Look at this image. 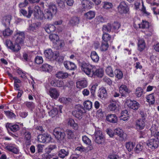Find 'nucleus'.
Segmentation results:
<instances>
[{"instance_id":"obj_1","label":"nucleus","mask_w":159,"mask_h":159,"mask_svg":"<svg viewBox=\"0 0 159 159\" xmlns=\"http://www.w3.org/2000/svg\"><path fill=\"white\" fill-rule=\"evenodd\" d=\"M81 67L82 70L90 77L93 76V72L96 70L95 66L91 65L88 63H83Z\"/></svg>"},{"instance_id":"obj_2","label":"nucleus","mask_w":159,"mask_h":159,"mask_svg":"<svg viewBox=\"0 0 159 159\" xmlns=\"http://www.w3.org/2000/svg\"><path fill=\"white\" fill-rule=\"evenodd\" d=\"M93 137L95 142L98 144H102L104 142L105 139L104 135L98 128L95 129Z\"/></svg>"},{"instance_id":"obj_3","label":"nucleus","mask_w":159,"mask_h":159,"mask_svg":"<svg viewBox=\"0 0 159 159\" xmlns=\"http://www.w3.org/2000/svg\"><path fill=\"white\" fill-rule=\"evenodd\" d=\"M53 132L54 136L58 140L61 141L64 139L66 134L63 129L57 128L54 129Z\"/></svg>"},{"instance_id":"obj_4","label":"nucleus","mask_w":159,"mask_h":159,"mask_svg":"<svg viewBox=\"0 0 159 159\" xmlns=\"http://www.w3.org/2000/svg\"><path fill=\"white\" fill-rule=\"evenodd\" d=\"M84 109L80 105L76 106L74 110L72 112V114L75 117L81 119L83 113Z\"/></svg>"},{"instance_id":"obj_5","label":"nucleus","mask_w":159,"mask_h":159,"mask_svg":"<svg viewBox=\"0 0 159 159\" xmlns=\"http://www.w3.org/2000/svg\"><path fill=\"white\" fill-rule=\"evenodd\" d=\"M15 36H16L15 40L16 43L21 44L23 43V39L25 37V34L24 32L17 30Z\"/></svg>"},{"instance_id":"obj_6","label":"nucleus","mask_w":159,"mask_h":159,"mask_svg":"<svg viewBox=\"0 0 159 159\" xmlns=\"http://www.w3.org/2000/svg\"><path fill=\"white\" fill-rule=\"evenodd\" d=\"M159 143V141L156 138L150 139L147 142V145L152 149L158 147Z\"/></svg>"},{"instance_id":"obj_7","label":"nucleus","mask_w":159,"mask_h":159,"mask_svg":"<svg viewBox=\"0 0 159 159\" xmlns=\"http://www.w3.org/2000/svg\"><path fill=\"white\" fill-rule=\"evenodd\" d=\"M127 106L130 108L134 110H137L140 107V104L135 101L127 100L125 102Z\"/></svg>"},{"instance_id":"obj_8","label":"nucleus","mask_w":159,"mask_h":159,"mask_svg":"<svg viewBox=\"0 0 159 159\" xmlns=\"http://www.w3.org/2000/svg\"><path fill=\"white\" fill-rule=\"evenodd\" d=\"M145 119H139L135 121V126L138 130H142L144 129L145 125Z\"/></svg>"},{"instance_id":"obj_9","label":"nucleus","mask_w":159,"mask_h":159,"mask_svg":"<svg viewBox=\"0 0 159 159\" xmlns=\"http://www.w3.org/2000/svg\"><path fill=\"white\" fill-rule=\"evenodd\" d=\"M38 139L40 142L42 143H48L51 140V136L48 134L39 135Z\"/></svg>"},{"instance_id":"obj_10","label":"nucleus","mask_w":159,"mask_h":159,"mask_svg":"<svg viewBox=\"0 0 159 159\" xmlns=\"http://www.w3.org/2000/svg\"><path fill=\"white\" fill-rule=\"evenodd\" d=\"M118 10L120 14H125L128 11L129 8L125 3L122 2L118 6Z\"/></svg>"},{"instance_id":"obj_11","label":"nucleus","mask_w":159,"mask_h":159,"mask_svg":"<svg viewBox=\"0 0 159 159\" xmlns=\"http://www.w3.org/2000/svg\"><path fill=\"white\" fill-rule=\"evenodd\" d=\"M48 94L52 98L57 99L60 95V92L57 89L54 88H50Z\"/></svg>"},{"instance_id":"obj_12","label":"nucleus","mask_w":159,"mask_h":159,"mask_svg":"<svg viewBox=\"0 0 159 159\" xmlns=\"http://www.w3.org/2000/svg\"><path fill=\"white\" fill-rule=\"evenodd\" d=\"M114 134L119 136L120 140L122 141L126 139V134H124L123 130L120 129H116L114 131Z\"/></svg>"},{"instance_id":"obj_13","label":"nucleus","mask_w":159,"mask_h":159,"mask_svg":"<svg viewBox=\"0 0 159 159\" xmlns=\"http://www.w3.org/2000/svg\"><path fill=\"white\" fill-rule=\"evenodd\" d=\"M119 92L122 96L126 97L130 92L125 85H122L119 87Z\"/></svg>"},{"instance_id":"obj_14","label":"nucleus","mask_w":159,"mask_h":159,"mask_svg":"<svg viewBox=\"0 0 159 159\" xmlns=\"http://www.w3.org/2000/svg\"><path fill=\"white\" fill-rule=\"evenodd\" d=\"M119 107L118 102L112 101L110 102L108 106V109L111 111L118 110Z\"/></svg>"},{"instance_id":"obj_15","label":"nucleus","mask_w":159,"mask_h":159,"mask_svg":"<svg viewBox=\"0 0 159 159\" xmlns=\"http://www.w3.org/2000/svg\"><path fill=\"white\" fill-rule=\"evenodd\" d=\"M6 127L8 130H10L13 132H16L20 129L19 125L16 124L13 125L11 123H7Z\"/></svg>"},{"instance_id":"obj_16","label":"nucleus","mask_w":159,"mask_h":159,"mask_svg":"<svg viewBox=\"0 0 159 159\" xmlns=\"http://www.w3.org/2000/svg\"><path fill=\"white\" fill-rule=\"evenodd\" d=\"M106 120L109 122L115 123L117 122L118 119L115 114H110L106 116Z\"/></svg>"},{"instance_id":"obj_17","label":"nucleus","mask_w":159,"mask_h":159,"mask_svg":"<svg viewBox=\"0 0 159 159\" xmlns=\"http://www.w3.org/2000/svg\"><path fill=\"white\" fill-rule=\"evenodd\" d=\"M24 135L25 140V144L26 145H30L31 144V134L28 131H25L24 133Z\"/></svg>"},{"instance_id":"obj_18","label":"nucleus","mask_w":159,"mask_h":159,"mask_svg":"<svg viewBox=\"0 0 159 159\" xmlns=\"http://www.w3.org/2000/svg\"><path fill=\"white\" fill-rule=\"evenodd\" d=\"M7 45L9 48L14 52H17L20 48V47L19 44L16 43L15 45H13L11 41L8 42Z\"/></svg>"},{"instance_id":"obj_19","label":"nucleus","mask_w":159,"mask_h":159,"mask_svg":"<svg viewBox=\"0 0 159 159\" xmlns=\"http://www.w3.org/2000/svg\"><path fill=\"white\" fill-rule=\"evenodd\" d=\"M69 154V152L67 149H61L58 151V155L60 158L63 159L67 156Z\"/></svg>"},{"instance_id":"obj_20","label":"nucleus","mask_w":159,"mask_h":159,"mask_svg":"<svg viewBox=\"0 0 159 159\" xmlns=\"http://www.w3.org/2000/svg\"><path fill=\"white\" fill-rule=\"evenodd\" d=\"M64 65L65 68L68 70H74L76 68V66L75 64L70 61H64Z\"/></svg>"},{"instance_id":"obj_21","label":"nucleus","mask_w":159,"mask_h":159,"mask_svg":"<svg viewBox=\"0 0 159 159\" xmlns=\"http://www.w3.org/2000/svg\"><path fill=\"white\" fill-rule=\"evenodd\" d=\"M98 96L102 99L103 98H105L107 97V93L106 90L104 87H102L100 89Z\"/></svg>"},{"instance_id":"obj_22","label":"nucleus","mask_w":159,"mask_h":159,"mask_svg":"<svg viewBox=\"0 0 159 159\" xmlns=\"http://www.w3.org/2000/svg\"><path fill=\"white\" fill-rule=\"evenodd\" d=\"M11 19V16L8 15L4 17L3 18L2 23L5 26H8L10 25V21Z\"/></svg>"},{"instance_id":"obj_23","label":"nucleus","mask_w":159,"mask_h":159,"mask_svg":"<svg viewBox=\"0 0 159 159\" xmlns=\"http://www.w3.org/2000/svg\"><path fill=\"white\" fill-rule=\"evenodd\" d=\"M129 116V114L126 110L123 111L121 113V115L120 117V120L121 121L127 120Z\"/></svg>"},{"instance_id":"obj_24","label":"nucleus","mask_w":159,"mask_h":159,"mask_svg":"<svg viewBox=\"0 0 159 159\" xmlns=\"http://www.w3.org/2000/svg\"><path fill=\"white\" fill-rule=\"evenodd\" d=\"M44 54L46 57L48 59H52L54 57V54L52 50L48 49L44 51Z\"/></svg>"},{"instance_id":"obj_25","label":"nucleus","mask_w":159,"mask_h":159,"mask_svg":"<svg viewBox=\"0 0 159 159\" xmlns=\"http://www.w3.org/2000/svg\"><path fill=\"white\" fill-rule=\"evenodd\" d=\"M5 149L15 154H17L18 152V150L17 148L11 144H9L7 145L6 146Z\"/></svg>"},{"instance_id":"obj_26","label":"nucleus","mask_w":159,"mask_h":159,"mask_svg":"<svg viewBox=\"0 0 159 159\" xmlns=\"http://www.w3.org/2000/svg\"><path fill=\"white\" fill-rule=\"evenodd\" d=\"M81 4L84 8L90 9L92 7V3L89 0H83L81 2Z\"/></svg>"},{"instance_id":"obj_27","label":"nucleus","mask_w":159,"mask_h":159,"mask_svg":"<svg viewBox=\"0 0 159 159\" xmlns=\"http://www.w3.org/2000/svg\"><path fill=\"white\" fill-rule=\"evenodd\" d=\"M145 47V43L143 39H139L138 43V49L141 52L143 51Z\"/></svg>"},{"instance_id":"obj_28","label":"nucleus","mask_w":159,"mask_h":159,"mask_svg":"<svg viewBox=\"0 0 159 159\" xmlns=\"http://www.w3.org/2000/svg\"><path fill=\"white\" fill-rule=\"evenodd\" d=\"M56 77L59 79H65L68 76V74L67 72L63 71H59L56 74Z\"/></svg>"},{"instance_id":"obj_29","label":"nucleus","mask_w":159,"mask_h":159,"mask_svg":"<svg viewBox=\"0 0 159 159\" xmlns=\"http://www.w3.org/2000/svg\"><path fill=\"white\" fill-rule=\"evenodd\" d=\"M76 84L77 88H84L87 86V82L85 80L79 81L76 82Z\"/></svg>"},{"instance_id":"obj_30","label":"nucleus","mask_w":159,"mask_h":159,"mask_svg":"<svg viewBox=\"0 0 159 159\" xmlns=\"http://www.w3.org/2000/svg\"><path fill=\"white\" fill-rule=\"evenodd\" d=\"M34 16L36 18L39 20L44 19V14L41 11H39L38 12H34Z\"/></svg>"},{"instance_id":"obj_31","label":"nucleus","mask_w":159,"mask_h":159,"mask_svg":"<svg viewBox=\"0 0 159 159\" xmlns=\"http://www.w3.org/2000/svg\"><path fill=\"white\" fill-rule=\"evenodd\" d=\"M90 57L92 60L95 62H97L99 60V57L95 51L92 52L91 53Z\"/></svg>"},{"instance_id":"obj_32","label":"nucleus","mask_w":159,"mask_h":159,"mask_svg":"<svg viewBox=\"0 0 159 159\" xmlns=\"http://www.w3.org/2000/svg\"><path fill=\"white\" fill-rule=\"evenodd\" d=\"M150 25L149 22L144 20H143L141 23L139 24V27L142 29H148L149 28Z\"/></svg>"},{"instance_id":"obj_33","label":"nucleus","mask_w":159,"mask_h":159,"mask_svg":"<svg viewBox=\"0 0 159 159\" xmlns=\"http://www.w3.org/2000/svg\"><path fill=\"white\" fill-rule=\"evenodd\" d=\"M93 74V76H97L102 77L103 75V70L102 69H98L96 68V70L94 71Z\"/></svg>"},{"instance_id":"obj_34","label":"nucleus","mask_w":159,"mask_h":159,"mask_svg":"<svg viewBox=\"0 0 159 159\" xmlns=\"http://www.w3.org/2000/svg\"><path fill=\"white\" fill-rule=\"evenodd\" d=\"M135 146V143L131 142H127L125 143V147L129 152L131 151Z\"/></svg>"},{"instance_id":"obj_35","label":"nucleus","mask_w":159,"mask_h":159,"mask_svg":"<svg viewBox=\"0 0 159 159\" xmlns=\"http://www.w3.org/2000/svg\"><path fill=\"white\" fill-rule=\"evenodd\" d=\"M68 124L69 125L73 127L75 130H77L78 128V125L77 123H75L74 120L72 119H70L69 120Z\"/></svg>"},{"instance_id":"obj_36","label":"nucleus","mask_w":159,"mask_h":159,"mask_svg":"<svg viewBox=\"0 0 159 159\" xmlns=\"http://www.w3.org/2000/svg\"><path fill=\"white\" fill-rule=\"evenodd\" d=\"M53 14L48 9L45 11V14H44V19H47L48 20H51L52 18V15Z\"/></svg>"},{"instance_id":"obj_37","label":"nucleus","mask_w":159,"mask_h":159,"mask_svg":"<svg viewBox=\"0 0 159 159\" xmlns=\"http://www.w3.org/2000/svg\"><path fill=\"white\" fill-rule=\"evenodd\" d=\"M40 70L43 71H48L52 69V66L48 64L45 63L43 64L40 68Z\"/></svg>"},{"instance_id":"obj_38","label":"nucleus","mask_w":159,"mask_h":159,"mask_svg":"<svg viewBox=\"0 0 159 159\" xmlns=\"http://www.w3.org/2000/svg\"><path fill=\"white\" fill-rule=\"evenodd\" d=\"M49 6V8L48 9L52 12V14H55L57 11V8L56 5L52 3H50Z\"/></svg>"},{"instance_id":"obj_39","label":"nucleus","mask_w":159,"mask_h":159,"mask_svg":"<svg viewBox=\"0 0 159 159\" xmlns=\"http://www.w3.org/2000/svg\"><path fill=\"white\" fill-rule=\"evenodd\" d=\"M84 107L86 110H89L92 107V103L89 100H87L84 102Z\"/></svg>"},{"instance_id":"obj_40","label":"nucleus","mask_w":159,"mask_h":159,"mask_svg":"<svg viewBox=\"0 0 159 159\" xmlns=\"http://www.w3.org/2000/svg\"><path fill=\"white\" fill-rule=\"evenodd\" d=\"M13 33V31L10 29L9 28H7L2 32V34L4 37L9 36L11 35Z\"/></svg>"},{"instance_id":"obj_41","label":"nucleus","mask_w":159,"mask_h":159,"mask_svg":"<svg viewBox=\"0 0 159 159\" xmlns=\"http://www.w3.org/2000/svg\"><path fill=\"white\" fill-rule=\"evenodd\" d=\"M58 100L61 103L64 104H67L71 102V99L69 98H66L62 97L59 98Z\"/></svg>"},{"instance_id":"obj_42","label":"nucleus","mask_w":159,"mask_h":159,"mask_svg":"<svg viewBox=\"0 0 159 159\" xmlns=\"http://www.w3.org/2000/svg\"><path fill=\"white\" fill-rule=\"evenodd\" d=\"M85 15L87 19H91L94 17L95 12L94 11H90L85 13Z\"/></svg>"},{"instance_id":"obj_43","label":"nucleus","mask_w":159,"mask_h":159,"mask_svg":"<svg viewBox=\"0 0 159 159\" xmlns=\"http://www.w3.org/2000/svg\"><path fill=\"white\" fill-rule=\"evenodd\" d=\"M79 18L76 17H74L72 18L69 21V24L72 26L75 25L79 23Z\"/></svg>"},{"instance_id":"obj_44","label":"nucleus","mask_w":159,"mask_h":159,"mask_svg":"<svg viewBox=\"0 0 159 159\" xmlns=\"http://www.w3.org/2000/svg\"><path fill=\"white\" fill-rule=\"evenodd\" d=\"M56 30V27L54 25H50L48 27L45 28L46 31L48 33H50Z\"/></svg>"},{"instance_id":"obj_45","label":"nucleus","mask_w":159,"mask_h":159,"mask_svg":"<svg viewBox=\"0 0 159 159\" xmlns=\"http://www.w3.org/2000/svg\"><path fill=\"white\" fill-rule=\"evenodd\" d=\"M147 102L150 103L151 104H153L155 102V98L153 94H151L148 95L146 97Z\"/></svg>"},{"instance_id":"obj_46","label":"nucleus","mask_w":159,"mask_h":159,"mask_svg":"<svg viewBox=\"0 0 159 159\" xmlns=\"http://www.w3.org/2000/svg\"><path fill=\"white\" fill-rule=\"evenodd\" d=\"M49 38L53 42L57 41L59 39L58 35L55 34H50L49 36Z\"/></svg>"},{"instance_id":"obj_47","label":"nucleus","mask_w":159,"mask_h":159,"mask_svg":"<svg viewBox=\"0 0 159 159\" xmlns=\"http://www.w3.org/2000/svg\"><path fill=\"white\" fill-rule=\"evenodd\" d=\"M115 72L116 78L118 79H120L122 78L123 74L122 72L120 70L116 69Z\"/></svg>"},{"instance_id":"obj_48","label":"nucleus","mask_w":159,"mask_h":159,"mask_svg":"<svg viewBox=\"0 0 159 159\" xmlns=\"http://www.w3.org/2000/svg\"><path fill=\"white\" fill-rule=\"evenodd\" d=\"M102 39L105 42H107L110 40L111 38V36L110 35L106 33H104L102 35Z\"/></svg>"},{"instance_id":"obj_49","label":"nucleus","mask_w":159,"mask_h":159,"mask_svg":"<svg viewBox=\"0 0 159 159\" xmlns=\"http://www.w3.org/2000/svg\"><path fill=\"white\" fill-rule=\"evenodd\" d=\"M109 47V44L107 42H102L101 47V50L102 51H105L107 50Z\"/></svg>"},{"instance_id":"obj_50","label":"nucleus","mask_w":159,"mask_h":159,"mask_svg":"<svg viewBox=\"0 0 159 159\" xmlns=\"http://www.w3.org/2000/svg\"><path fill=\"white\" fill-rule=\"evenodd\" d=\"M106 72L109 76L111 77H113L114 76V75L112 68L111 66H108L106 68Z\"/></svg>"},{"instance_id":"obj_51","label":"nucleus","mask_w":159,"mask_h":159,"mask_svg":"<svg viewBox=\"0 0 159 159\" xmlns=\"http://www.w3.org/2000/svg\"><path fill=\"white\" fill-rule=\"evenodd\" d=\"M143 92V89L139 87L136 89L135 94L137 97H140L142 96Z\"/></svg>"},{"instance_id":"obj_52","label":"nucleus","mask_w":159,"mask_h":159,"mask_svg":"<svg viewBox=\"0 0 159 159\" xmlns=\"http://www.w3.org/2000/svg\"><path fill=\"white\" fill-rule=\"evenodd\" d=\"M111 26L110 24H108L107 25H104L102 27V30L104 31L109 32L111 31Z\"/></svg>"},{"instance_id":"obj_53","label":"nucleus","mask_w":159,"mask_h":159,"mask_svg":"<svg viewBox=\"0 0 159 159\" xmlns=\"http://www.w3.org/2000/svg\"><path fill=\"white\" fill-rule=\"evenodd\" d=\"M143 149V146L140 144H138L135 148L134 151L136 153H139Z\"/></svg>"},{"instance_id":"obj_54","label":"nucleus","mask_w":159,"mask_h":159,"mask_svg":"<svg viewBox=\"0 0 159 159\" xmlns=\"http://www.w3.org/2000/svg\"><path fill=\"white\" fill-rule=\"evenodd\" d=\"M66 133L68 139H71L74 137V132L70 129H67L66 131Z\"/></svg>"},{"instance_id":"obj_55","label":"nucleus","mask_w":159,"mask_h":159,"mask_svg":"<svg viewBox=\"0 0 159 159\" xmlns=\"http://www.w3.org/2000/svg\"><path fill=\"white\" fill-rule=\"evenodd\" d=\"M82 140L84 143L87 144L89 145L91 143V141L86 136L82 137Z\"/></svg>"},{"instance_id":"obj_56","label":"nucleus","mask_w":159,"mask_h":159,"mask_svg":"<svg viewBox=\"0 0 159 159\" xmlns=\"http://www.w3.org/2000/svg\"><path fill=\"white\" fill-rule=\"evenodd\" d=\"M58 112V110L54 108L50 111L49 114L52 117H53L57 114Z\"/></svg>"},{"instance_id":"obj_57","label":"nucleus","mask_w":159,"mask_h":159,"mask_svg":"<svg viewBox=\"0 0 159 159\" xmlns=\"http://www.w3.org/2000/svg\"><path fill=\"white\" fill-rule=\"evenodd\" d=\"M35 62L38 64L42 63L43 62L42 57L40 56H37L35 58Z\"/></svg>"},{"instance_id":"obj_58","label":"nucleus","mask_w":159,"mask_h":159,"mask_svg":"<svg viewBox=\"0 0 159 159\" xmlns=\"http://www.w3.org/2000/svg\"><path fill=\"white\" fill-rule=\"evenodd\" d=\"M5 113L6 115L10 118L15 117L16 116L14 113L9 111H5Z\"/></svg>"},{"instance_id":"obj_59","label":"nucleus","mask_w":159,"mask_h":159,"mask_svg":"<svg viewBox=\"0 0 159 159\" xmlns=\"http://www.w3.org/2000/svg\"><path fill=\"white\" fill-rule=\"evenodd\" d=\"M98 84H96L92 85L91 88V93L93 96H94L95 94V90Z\"/></svg>"},{"instance_id":"obj_60","label":"nucleus","mask_w":159,"mask_h":159,"mask_svg":"<svg viewBox=\"0 0 159 159\" xmlns=\"http://www.w3.org/2000/svg\"><path fill=\"white\" fill-rule=\"evenodd\" d=\"M103 7L104 8L106 9H109L112 7V4L111 3L108 2H105Z\"/></svg>"},{"instance_id":"obj_61","label":"nucleus","mask_w":159,"mask_h":159,"mask_svg":"<svg viewBox=\"0 0 159 159\" xmlns=\"http://www.w3.org/2000/svg\"><path fill=\"white\" fill-rule=\"evenodd\" d=\"M36 25L35 23H33L29 25L28 30L30 31H34L35 30Z\"/></svg>"},{"instance_id":"obj_62","label":"nucleus","mask_w":159,"mask_h":159,"mask_svg":"<svg viewBox=\"0 0 159 159\" xmlns=\"http://www.w3.org/2000/svg\"><path fill=\"white\" fill-rule=\"evenodd\" d=\"M56 87H61L64 85V82L62 80H57Z\"/></svg>"},{"instance_id":"obj_63","label":"nucleus","mask_w":159,"mask_h":159,"mask_svg":"<svg viewBox=\"0 0 159 159\" xmlns=\"http://www.w3.org/2000/svg\"><path fill=\"white\" fill-rule=\"evenodd\" d=\"M120 24L118 22H114L112 24V27L115 30H117L120 27Z\"/></svg>"},{"instance_id":"obj_64","label":"nucleus","mask_w":159,"mask_h":159,"mask_svg":"<svg viewBox=\"0 0 159 159\" xmlns=\"http://www.w3.org/2000/svg\"><path fill=\"white\" fill-rule=\"evenodd\" d=\"M28 4V1L27 0H25L23 2L20 3L19 4V7L20 8L24 7L27 6Z\"/></svg>"}]
</instances>
